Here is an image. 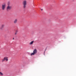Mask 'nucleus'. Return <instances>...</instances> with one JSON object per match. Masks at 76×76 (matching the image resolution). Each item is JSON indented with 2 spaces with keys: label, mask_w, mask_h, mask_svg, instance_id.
Here are the masks:
<instances>
[{
  "label": "nucleus",
  "mask_w": 76,
  "mask_h": 76,
  "mask_svg": "<svg viewBox=\"0 0 76 76\" xmlns=\"http://www.w3.org/2000/svg\"><path fill=\"white\" fill-rule=\"evenodd\" d=\"M15 32L18 33V30H16Z\"/></svg>",
  "instance_id": "9b49d317"
},
{
  "label": "nucleus",
  "mask_w": 76,
  "mask_h": 76,
  "mask_svg": "<svg viewBox=\"0 0 76 76\" xmlns=\"http://www.w3.org/2000/svg\"><path fill=\"white\" fill-rule=\"evenodd\" d=\"M17 22H18V19H16L14 21V23L15 24H16Z\"/></svg>",
  "instance_id": "423d86ee"
},
{
  "label": "nucleus",
  "mask_w": 76,
  "mask_h": 76,
  "mask_svg": "<svg viewBox=\"0 0 76 76\" xmlns=\"http://www.w3.org/2000/svg\"><path fill=\"white\" fill-rule=\"evenodd\" d=\"M37 50L36 49H35L33 51V53H32L31 54V56H32L33 55H35V54H37Z\"/></svg>",
  "instance_id": "f03ea898"
},
{
  "label": "nucleus",
  "mask_w": 76,
  "mask_h": 76,
  "mask_svg": "<svg viewBox=\"0 0 76 76\" xmlns=\"http://www.w3.org/2000/svg\"><path fill=\"white\" fill-rule=\"evenodd\" d=\"M4 25L2 24L1 25V29H3V28H4Z\"/></svg>",
  "instance_id": "0eeeda50"
},
{
  "label": "nucleus",
  "mask_w": 76,
  "mask_h": 76,
  "mask_svg": "<svg viewBox=\"0 0 76 76\" xmlns=\"http://www.w3.org/2000/svg\"><path fill=\"white\" fill-rule=\"evenodd\" d=\"M12 9V7L10 6H8L7 7V11H9L11 9Z\"/></svg>",
  "instance_id": "20e7f679"
},
{
  "label": "nucleus",
  "mask_w": 76,
  "mask_h": 76,
  "mask_svg": "<svg viewBox=\"0 0 76 76\" xmlns=\"http://www.w3.org/2000/svg\"><path fill=\"white\" fill-rule=\"evenodd\" d=\"M26 1L25 0L22 2V4L23 5V8L24 9H25L26 8Z\"/></svg>",
  "instance_id": "f257e3e1"
},
{
  "label": "nucleus",
  "mask_w": 76,
  "mask_h": 76,
  "mask_svg": "<svg viewBox=\"0 0 76 76\" xmlns=\"http://www.w3.org/2000/svg\"><path fill=\"white\" fill-rule=\"evenodd\" d=\"M42 10H43L42 9L41 10L42 11Z\"/></svg>",
  "instance_id": "ddd939ff"
},
{
  "label": "nucleus",
  "mask_w": 76,
  "mask_h": 76,
  "mask_svg": "<svg viewBox=\"0 0 76 76\" xmlns=\"http://www.w3.org/2000/svg\"><path fill=\"white\" fill-rule=\"evenodd\" d=\"M0 75H1V76H3V74L2 73H1V72H0Z\"/></svg>",
  "instance_id": "9d476101"
},
{
  "label": "nucleus",
  "mask_w": 76,
  "mask_h": 76,
  "mask_svg": "<svg viewBox=\"0 0 76 76\" xmlns=\"http://www.w3.org/2000/svg\"><path fill=\"white\" fill-rule=\"evenodd\" d=\"M15 39V38H13V39Z\"/></svg>",
  "instance_id": "4468645a"
},
{
  "label": "nucleus",
  "mask_w": 76,
  "mask_h": 76,
  "mask_svg": "<svg viewBox=\"0 0 76 76\" xmlns=\"http://www.w3.org/2000/svg\"><path fill=\"white\" fill-rule=\"evenodd\" d=\"M5 8H6V4H4L2 5V9L3 10H5Z\"/></svg>",
  "instance_id": "39448f33"
},
{
  "label": "nucleus",
  "mask_w": 76,
  "mask_h": 76,
  "mask_svg": "<svg viewBox=\"0 0 76 76\" xmlns=\"http://www.w3.org/2000/svg\"><path fill=\"white\" fill-rule=\"evenodd\" d=\"M17 34H18L17 33H16V32H15V35H16Z\"/></svg>",
  "instance_id": "f8f14e48"
},
{
  "label": "nucleus",
  "mask_w": 76,
  "mask_h": 76,
  "mask_svg": "<svg viewBox=\"0 0 76 76\" xmlns=\"http://www.w3.org/2000/svg\"><path fill=\"white\" fill-rule=\"evenodd\" d=\"M34 42V41H32L31 42H30V43H29V45H32Z\"/></svg>",
  "instance_id": "6e6552de"
},
{
  "label": "nucleus",
  "mask_w": 76,
  "mask_h": 76,
  "mask_svg": "<svg viewBox=\"0 0 76 76\" xmlns=\"http://www.w3.org/2000/svg\"><path fill=\"white\" fill-rule=\"evenodd\" d=\"M7 61L9 60L8 59V58L7 57H5L4 58L2 59V62H3V61Z\"/></svg>",
  "instance_id": "7ed1b4c3"
},
{
  "label": "nucleus",
  "mask_w": 76,
  "mask_h": 76,
  "mask_svg": "<svg viewBox=\"0 0 76 76\" xmlns=\"http://www.w3.org/2000/svg\"><path fill=\"white\" fill-rule=\"evenodd\" d=\"M10 2H8V3H7V5H8V6H10Z\"/></svg>",
  "instance_id": "1a4fd4ad"
}]
</instances>
